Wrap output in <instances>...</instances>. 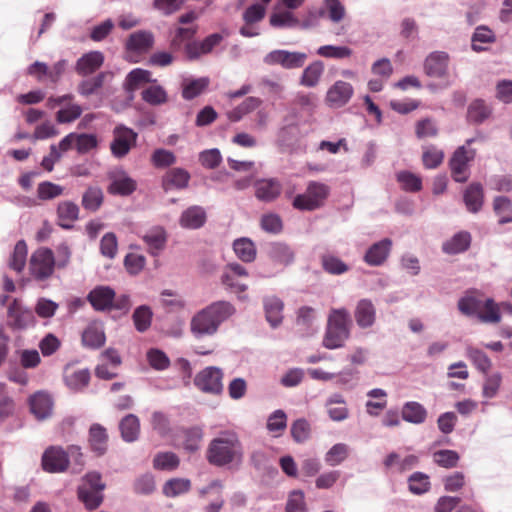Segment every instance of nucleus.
Returning <instances> with one entry per match:
<instances>
[{"label":"nucleus","instance_id":"f257e3e1","mask_svg":"<svg viewBox=\"0 0 512 512\" xmlns=\"http://www.w3.org/2000/svg\"><path fill=\"white\" fill-rule=\"evenodd\" d=\"M205 458L216 468L232 469L242 464L244 448L238 434L232 430H223L210 440Z\"/></svg>","mask_w":512,"mask_h":512},{"label":"nucleus","instance_id":"f03ea898","mask_svg":"<svg viewBox=\"0 0 512 512\" xmlns=\"http://www.w3.org/2000/svg\"><path fill=\"white\" fill-rule=\"evenodd\" d=\"M235 312L234 305L229 301H215L192 316L190 332L198 340L211 337Z\"/></svg>","mask_w":512,"mask_h":512},{"label":"nucleus","instance_id":"7ed1b4c3","mask_svg":"<svg viewBox=\"0 0 512 512\" xmlns=\"http://www.w3.org/2000/svg\"><path fill=\"white\" fill-rule=\"evenodd\" d=\"M351 323V316L346 308L331 309L323 338V346L330 350L343 347L350 337Z\"/></svg>","mask_w":512,"mask_h":512},{"label":"nucleus","instance_id":"20e7f679","mask_svg":"<svg viewBox=\"0 0 512 512\" xmlns=\"http://www.w3.org/2000/svg\"><path fill=\"white\" fill-rule=\"evenodd\" d=\"M330 194V187L322 182L310 181L306 192L297 194L292 201L293 208L300 211H314L320 208Z\"/></svg>","mask_w":512,"mask_h":512},{"label":"nucleus","instance_id":"39448f33","mask_svg":"<svg viewBox=\"0 0 512 512\" xmlns=\"http://www.w3.org/2000/svg\"><path fill=\"white\" fill-rule=\"evenodd\" d=\"M56 259L50 248L41 247L30 257L29 270L37 281L47 280L54 272Z\"/></svg>","mask_w":512,"mask_h":512},{"label":"nucleus","instance_id":"423d86ee","mask_svg":"<svg viewBox=\"0 0 512 512\" xmlns=\"http://www.w3.org/2000/svg\"><path fill=\"white\" fill-rule=\"evenodd\" d=\"M138 134L123 124L113 129V140L110 143V150L115 158L125 157L136 145Z\"/></svg>","mask_w":512,"mask_h":512},{"label":"nucleus","instance_id":"0eeeda50","mask_svg":"<svg viewBox=\"0 0 512 512\" xmlns=\"http://www.w3.org/2000/svg\"><path fill=\"white\" fill-rule=\"evenodd\" d=\"M476 156L475 149H468L465 145L459 146L449 160L452 178L455 182L464 183L469 178L468 164Z\"/></svg>","mask_w":512,"mask_h":512},{"label":"nucleus","instance_id":"6e6552de","mask_svg":"<svg viewBox=\"0 0 512 512\" xmlns=\"http://www.w3.org/2000/svg\"><path fill=\"white\" fill-rule=\"evenodd\" d=\"M222 379V369L216 366H209L196 374L194 385L204 393L219 395L223 391Z\"/></svg>","mask_w":512,"mask_h":512},{"label":"nucleus","instance_id":"1a4fd4ad","mask_svg":"<svg viewBox=\"0 0 512 512\" xmlns=\"http://www.w3.org/2000/svg\"><path fill=\"white\" fill-rule=\"evenodd\" d=\"M307 59V54L298 51H288L283 49H276L267 53L263 62L267 65H280L284 69H297L301 68Z\"/></svg>","mask_w":512,"mask_h":512},{"label":"nucleus","instance_id":"9d476101","mask_svg":"<svg viewBox=\"0 0 512 512\" xmlns=\"http://www.w3.org/2000/svg\"><path fill=\"white\" fill-rule=\"evenodd\" d=\"M8 324L14 330H25L35 325L34 312L14 299L7 310Z\"/></svg>","mask_w":512,"mask_h":512},{"label":"nucleus","instance_id":"9b49d317","mask_svg":"<svg viewBox=\"0 0 512 512\" xmlns=\"http://www.w3.org/2000/svg\"><path fill=\"white\" fill-rule=\"evenodd\" d=\"M41 466L48 473L65 472L69 466V454L60 446H50L42 454Z\"/></svg>","mask_w":512,"mask_h":512},{"label":"nucleus","instance_id":"f8f14e48","mask_svg":"<svg viewBox=\"0 0 512 512\" xmlns=\"http://www.w3.org/2000/svg\"><path fill=\"white\" fill-rule=\"evenodd\" d=\"M110 180L107 191L111 195L130 196L137 189V182L123 169L108 174Z\"/></svg>","mask_w":512,"mask_h":512},{"label":"nucleus","instance_id":"ddd939ff","mask_svg":"<svg viewBox=\"0 0 512 512\" xmlns=\"http://www.w3.org/2000/svg\"><path fill=\"white\" fill-rule=\"evenodd\" d=\"M450 56L445 51L429 53L423 64L424 73L432 78H444L448 74Z\"/></svg>","mask_w":512,"mask_h":512},{"label":"nucleus","instance_id":"4468645a","mask_svg":"<svg viewBox=\"0 0 512 512\" xmlns=\"http://www.w3.org/2000/svg\"><path fill=\"white\" fill-rule=\"evenodd\" d=\"M255 197L265 203L275 201L282 192V184L277 178H261L254 182Z\"/></svg>","mask_w":512,"mask_h":512},{"label":"nucleus","instance_id":"2eb2a0df","mask_svg":"<svg viewBox=\"0 0 512 512\" xmlns=\"http://www.w3.org/2000/svg\"><path fill=\"white\" fill-rule=\"evenodd\" d=\"M114 299L115 290L107 285H98L87 295V301L98 312L110 311Z\"/></svg>","mask_w":512,"mask_h":512},{"label":"nucleus","instance_id":"dca6fc26","mask_svg":"<svg viewBox=\"0 0 512 512\" xmlns=\"http://www.w3.org/2000/svg\"><path fill=\"white\" fill-rule=\"evenodd\" d=\"M354 94L353 86L343 80L336 81L326 93V102L330 107L341 108L345 106Z\"/></svg>","mask_w":512,"mask_h":512},{"label":"nucleus","instance_id":"f3484780","mask_svg":"<svg viewBox=\"0 0 512 512\" xmlns=\"http://www.w3.org/2000/svg\"><path fill=\"white\" fill-rule=\"evenodd\" d=\"M300 128L297 123H286L278 129L276 143L282 152L296 149L300 140Z\"/></svg>","mask_w":512,"mask_h":512},{"label":"nucleus","instance_id":"a211bd4d","mask_svg":"<svg viewBox=\"0 0 512 512\" xmlns=\"http://www.w3.org/2000/svg\"><path fill=\"white\" fill-rule=\"evenodd\" d=\"M392 249V240L383 238L373 243L365 252L363 260L372 267L381 266L388 258Z\"/></svg>","mask_w":512,"mask_h":512},{"label":"nucleus","instance_id":"6ab92c4d","mask_svg":"<svg viewBox=\"0 0 512 512\" xmlns=\"http://www.w3.org/2000/svg\"><path fill=\"white\" fill-rule=\"evenodd\" d=\"M354 318L361 329L372 327L376 321V307L368 298L360 299L355 306Z\"/></svg>","mask_w":512,"mask_h":512},{"label":"nucleus","instance_id":"aec40b11","mask_svg":"<svg viewBox=\"0 0 512 512\" xmlns=\"http://www.w3.org/2000/svg\"><path fill=\"white\" fill-rule=\"evenodd\" d=\"M263 308L265 312L266 321L269 325L276 329L283 322V310L284 303L283 301L274 295L263 297Z\"/></svg>","mask_w":512,"mask_h":512},{"label":"nucleus","instance_id":"412c9836","mask_svg":"<svg viewBox=\"0 0 512 512\" xmlns=\"http://www.w3.org/2000/svg\"><path fill=\"white\" fill-rule=\"evenodd\" d=\"M104 54L101 51L84 53L75 64V72L83 77L96 72L104 63Z\"/></svg>","mask_w":512,"mask_h":512},{"label":"nucleus","instance_id":"4be33fe9","mask_svg":"<svg viewBox=\"0 0 512 512\" xmlns=\"http://www.w3.org/2000/svg\"><path fill=\"white\" fill-rule=\"evenodd\" d=\"M29 407L38 420H45L52 414L53 400L49 394L39 391L30 396Z\"/></svg>","mask_w":512,"mask_h":512},{"label":"nucleus","instance_id":"5701e85b","mask_svg":"<svg viewBox=\"0 0 512 512\" xmlns=\"http://www.w3.org/2000/svg\"><path fill=\"white\" fill-rule=\"evenodd\" d=\"M106 341V335L101 323H90L82 332L81 343L82 346L97 350L101 348Z\"/></svg>","mask_w":512,"mask_h":512},{"label":"nucleus","instance_id":"b1692460","mask_svg":"<svg viewBox=\"0 0 512 512\" xmlns=\"http://www.w3.org/2000/svg\"><path fill=\"white\" fill-rule=\"evenodd\" d=\"M483 300L476 290H468L458 299L457 308L461 314L467 317H476L481 313Z\"/></svg>","mask_w":512,"mask_h":512},{"label":"nucleus","instance_id":"393cba45","mask_svg":"<svg viewBox=\"0 0 512 512\" xmlns=\"http://www.w3.org/2000/svg\"><path fill=\"white\" fill-rule=\"evenodd\" d=\"M190 178V173L187 170L175 167L169 169L163 176L162 187L166 192L172 189L182 190L187 188Z\"/></svg>","mask_w":512,"mask_h":512},{"label":"nucleus","instance_id":"a878e982","mask_svg":"<svg viewBox=\"0 0 512 512\" xmlns=\"http://www.w3.org/2000/svg\"><path fill=\"white\" fill-rule=\"evenodd\" d=\"M463 201L470 213H478L484 203L483 186L478 182L470 183L463 192Z\"/></svg>","mask_w":512,"mask_h":512},{"label":"nucleus","instance_id":"bb28decb","mask_svg":"<svg viewBox=\"0 0 512 512\" xmlns=\"http://www.w3.org/2000/svg\"><path fill=\"white\" fill-rule=\"evenodd\" d=\"M142 240L147 244L149 253L157 256L165 248L167 234L163 227L154 226L142 236Z\"/></svg>","mask_w":512,"mask_h":512},{"label":"nucleus","instance_id":"cd10ccee","mask_svg":"<svg viewBox=\"0 0 512 512\" xmlns=\"http://www.w3.org/2000/svg\"><path fill=\"white\" fill-rule=\"evenodd\" d=\"M206 211L203 207L193 205L184 210L180 216L179 223L186 229H199L206 222Z\"/></svg>","mask_w":512,"mask_h":512},{"label":"nucleus","instance_id":"c85d7f7f","mask_svg":"<svg viewBox=\"0 0 512 512\" xmlns=\"http://www.w3.org/2000/svg\"><path fill=\"white\" fill-rule=\"evenodd\" d=\"M154 44V35L150 31L139 30L129 35L126 49L130 52H146Z\"/></svg>","mask_w":512,"mask_h":512},{"label":"nucleus","instance_id":"c756f323","mask_svg":"<svg viewBox=\"0 0 512 512\" xmlns=\"http://www.w3.org/2000/svg\"><path fill=\"white\" fill-rule=\"evenodd\" d=\"M269 258L280 265L289 266L295 260L294 250L284 242H273L268 247Z\"/></svg>","mask_w":512,"mask_h":512},{"label":"nucleus","instance_id":"7c9ffc66","mask_svg":"<svg viewBox=\"0 0 512 512\" xmlns=\"http://www.w3.org/2000/svg\"><path fill=\"white\" fill-rule=\"evenodd\" d=\"M471 234L468 231H459L443 243L442 250L448 255H456L467 251L471 245Z\"/></svg>","mask_w":512,"mask_h":512},{"label":"nucleus","instance_id":"2f4dec72","mask_svg":"<svg viewBox=\"0 0 512 512\" xmlns=\"http://www.w3.org/2000/svg\"><path fill=\"white\" fill-rule=\"evenodd\" d=\"M57 217L59 226L65 230L73 228V222L79 218V207L72 201H63L58 204Z\"/></svg>","mask_w":512,"mask_h":512},{"label":"nucleus","instance_id":"473e14b6","mask_svg":"<svg viewBox=\"0 0 512 512\" xmlns=\"http://www.w3.org/2000/svg\"><path fill=\"white\" fill-rule=\"evenodd\" d=\"M108 434L106 429L98 424H92L89 429V444L91 450L97 455L102 456L107 451Z\"/></svg>","mask_w":512,"mask_h":512},{"label":"nucleus","instance_id":"72a5a7b5","mask_svg":"<svg viewBox=\"0 0 512 512\" xmlns=\"http://www.w3.org/2000/svg\"><path fill=\"white\" fill-rule=\"evenodd\" d=\"M491 114V107L483 99H475L467 108V121L479 125L486 121Z\"/></svg>","mask_w":512,"mask_h":512},{"label":"nucleus","instance_id":"f704fd0d","mask_svg":"<svg viewBox=\"0 0 512 512\" xmlns=\"http://www.w3.org/2000/svg\"><path fill=\"white\" fill-rule=\"evenodd\" d=\"M121 437L125 442L131 443L138 439L140 433L139 418L134 414L123 417L119 423Z\"/></svg>","mask_w":512,"mask_h":512},{"label":"nucleus","instance_id":"c9c22d12","mask_svg":"<svg viewBox=\"0 0 512 512\" xmlns=\"http://www.w3.org/2000/svg\"><path fill=\"white\" fill-rule=\"evenodd\" d=\"M108 72H100L94 77L81 80L77 85V92L83 97L97 94L103 87Z\"/></svg>","mask_w":512,"mask_h":512},{"label":"nucleus","instance_id":"e433bc0d","mask_svg":"<svg viewBox=\"0 0 512 512\" xmlns=\"http://www.w3.org/2000/svg\"><path fill=\"white\" fill-rule=\"evenodd\" d=\"M208 77L185 79L182 83V97L185 100H193L203 93L209 85Z\"/></svg>","mask_w":512,"mask_h":512},{"label":"nucleus","instance_id":"4c0bfd02","mask_svg":"<svg viewBox=\"0 0 512 512\" xmlns=\"http://www.w3.org/2000/svg\"><path fill=\"white\" fill-rule=\"evenodd\" d=\"M236 256L243 262L251 263L256 258V247L252 240L246 237L238 238L233 242Z\"/></svg>","mask_w":512,"mask_h":512},{"label":"nucleus","instance_id":"58836bf2","mask_svg":"<svg viewBox=\"0 0 512 512\" xmlns=\"http://www.w3.org/2000/svg\"><path fill=\"white\" fill-rule=\"evenodd\" d=\"M427 410L425 407L415 401L406 402L402 409V418L406 422L421 424L426 420Z\"/></svg>","mask_w":512,"mask_h":512},{"label":"nucleus","instance_id":"ea45409f","mask_svg":"<svg viewBox=\"0 0 512 512\" xmlns=\"http://www.w3.org/2000/svg\"><path fill=\"white\" fill-rule=\"evenodd\" d=\"M153 311L150 306L143 304L135 308L132 314V320L135 329L140 332H146L152 323Z\"/></svg>","mask_w":512,"mask_h":512},{"label":"nucleus","instance_id":"a19ab883","mask_svg":"<svg viewBox=\"0 0 512 512\" xmlns=\"http://www.w3.org/2000/svg\"><path fill=\"white\" fill-rule=\"evenodd\" d=\"M91 375L90 371L85 369H80L72 372L71 374H67L64 377V381L66 386L73 392H81L86 388L89 384Z\"/></svg>","mask_w":512,"mask_h":512},{"label":"nucleus","instance_id":"79ce46f5","mask_svg":"<svg viewBox=\"0 0 512 512\" xmlns=\"http://www.w3.org/2000/svg\"><path fill=\"white\" fill-rule=\"evenodd\" d=\"M324 72V64L316 60L309 64L303 71L300 84L305 87H314L318 84L320 77Z\"/></svg>","mask_w":512,"mask_h":512},{"label":"nucleus","instance_id":"37998d69","mask_svg":"<svg viewBox=\"0 0 512 512\" xmlns=\"http://www.w3.org/2000/svg\"><path fill=\"white\" fill-rule=\"evenodd\" d=\"M493 210L499 216L500 225L512 223V201L506 196H497L493 200Z\"/></svg>","mask_w":512,"mask_h":512},{"label":"nucleus","instance_id":"c03bdc74","mask_svg":"<svg viewBox=\"0 0 512 512\" xmlns=\"http://www.w3.org/2000/svg\"><path fill=\"white\" fill-rule=\"evenodd\" d=\"M191 489V481L186 478H172L165 482L162 492L166 497L174 498L187 493Z\"/></svg>","mask_w":512,"mask_h":512},{"label":"nucleus","instance_id":"a18cd8bd","mask_svg":"<svg viewBox=\"0 0 512 512\" xmlns=\"http://www.w3.org/2000/svg\"><path fill=\"white\" fill-rule=\"evenodd\" d=\"M77 496L87 510L97 509L104 500L103 492L87 490L85 487H77Z\"/></svg>","mask_w":512,"mask_h":512},{"label":"nucleus","instance_id":"49530a36","mask_svg":"<svg viewBox=\"0 0 512 512\" xmlns=\"http://www.w3.org/2000/svg\"><path fill=\"white\" fill-rule=\"evenodd\" d=\"M143 101L152 106L162 105L167 102L168 95L161 85H152L141 93Z\"/></svg>","mask_w":512,"mask_h":512},{"label":"nucleus","instance_id":"de8ad7c7","mask_svg":"<svg viewBox=\"0 0 512 512\" xmlns=\"http://www.w3.org/2000/svg\"><path fill=\"white\" fill-rule=\"evenodd\" d=\"M156 82L155 79H151V72L142 68H135L131 70L124 82V87L128 89H138L143 83Z\"/></svg>","mask_w":512,"mask_h":512},{"label":"nucleus","instance_id":"09e8293b","mask_svg":"<svg viewBox=\"0 0 512 512\" xmlns=\"http://www.w3.org/2000/svg\"><path fill=\"white\" fill-rule=\"evenodd\" d=\"M350 448L345 443L334 444L325 454L324 460L329 466L340 465L349 455Z\"/></svg>","mask_w":512,"mask_h":512},{"label":"nucleus","instance_id":"8fccbe9b","mask_svg":"<svg viewBox=\"0 0 512 512\" xmlns=\"http://www.w3.org/2000/svg\"><path fill=\"white\" fill-rule=\"evenodd\" d=\"M500 305H498L493 298H487L483 300L481 312L478 315V319L483 323H498L501 320Z\"/></svg>","mask_w":512,"mask_h":512},{"label":"nucleus","instance_id":"3c124183","mask_svg":"<svg viewBox=\"0 0 512 512\" xmlns=\"http://www.w3.org/2000/svg\"><path fill=\"white\" fill-rule=\"evenodd\" d=\"M408 486L411 493L422 495L431 487L429 476L423 472H414L408 478Z\"/></svg>","mask_w":512,"mask_h":512},{"label":"nucleus","instance_id":"603ef678","mask_svg":"<svg viewBox=\"0 0 512 512\" xmlns=\"http://www.w3.org/2000/svg\"><path fill=\"white\" fill-rule=\"evenodd\" d=\"M103 192L99 187H89L82 196L84 209L95 212L103 203Z\"/></svg>","mask_w":512,"mask_h":512},{"label":"nucleus","instance_id":"864d4df0","mask_svg":"<svg viewBox=\"0 0 512 512\" xmlns=\"http://www.w3.org/2000/svg\"><path fill=\"white\" fill-rule=\"evenodd\" d=\"M467 357L472 361L475 367L484 374H487L492 367V362L485 352L478 348L467 347Z\"/></svg>","mask_w":512,"mask_h":512},{"label":"nucleus","instance_id":"5fc2aeb1","mask_svg":"<svg viewBox=\"0 0 512 512\" xmlns=\"http://www.w3.org/2000/svg\"><path fill=\"white\" fill-rule=\"evenodd\" d=\"M396 179L406 192H418L422 189L421 178L408 170L398 172Z\"/></svg>","mask_w":512,"mask_h":512},{"label":"nucleus","instance_id":"6e6d98bb","mask_svg":"<svg viewBox=\"0 0 512 512\" xmlns=\"http://www.w3.org/2000/svg\"><path fill=\"white\" fill-rule=\"evenodd\" d=\"M322 268L331 275H342L349 270V266L339 257L326 254L321 258Z\"/></svg>","mask_w":512,"mask_h":512},{"label":"nucleus","instance_id":"4d7b16f0","mask_svg":"<svg viewBox=\"0 0 512 512\" xmlns=\"http://www.w3.org/2000/svg\"><path fill=\"white\" fill-rule=\"evenodd\" d=\"M203 439V430L199 426H193L184 430L183 447L190 453L196 452Z\"/></svg>","mask_w":512,"mask_h":512},{"label":"nucleus","instance_id":"13d9d810","mask_svg":"<svg viewBox=\"0 0 512 512\" xmlns=\"http://www.w3.org/2000/svg\"><path fill=\"white\" fill-rule=\"evenodd\" d=\"M27 245L24 240H19L13 250L9 261V267L16 272H21L26 264Z\"/></svg>","mask_w":512,"mask_h":512},{"label":"nucleus","instance_id":"bf43d9fd","mask_svg":"<svg viewBox=\"0 0 512 512\" xmlns=\"http://www.w3.org/2000/svg\"><path fill=\"white\" fill-rule=\"evenodd\" d=\"M317 55L331 59H345L352 55L353 51L348 46L323 45L316 50Z\"/></svg>","mask_w":512,"mask_h":512},{"label":"nucleus","instance_id":"052dcab7","mask_svg":"<svg viewBox=\"0 0 512 512\" xmlns=\"http://www.w3.org/2000/svg\"><path fill=\"white\" fill-rule=\"evenodd\" d=\"M460 459L459 454L454 450L442 449L433 453V461L443 468H454Z\"/></svg>","mask_w":512,"mask_h":512},{"label":"nucleus","instance_id":"680f3d73","mask_svg":"<svg viewBox=\"0 0 512 512\" xmlns=\"http://www.w3.org/2000/svg\"><path fill=\"white\" fill-rule=\"evenodd\" d=\"M471 41H472V44H471L472 50L475 52H481V51H484V47H482L478 43H483V44L492 43L495 41V35L492 32V30H490L488 27L479 26L475 29V32L472 35Z\"/></svg>","mask_w":512,"mask_h":512},{"label":"nucleus","instance_id":"e2e57ef3","mask_svg":"<svg viewBox=\"0 0 512 512\" xmlns=\"http://www.w3.org/2000/svg\"><path fill=\"white\" fill-rule=\"evenodd\" d=\"M290 433L296 443H304L310 437V423L305 418H299L291 424Z\"/></svg>","mask_w":512,"mask_h":512},{"label":"nucleus","instance_id":"0e129e2a","mask_svg":"<svg viewBox=\"0 0 512 512\" xmlns=\"http://www.w3.org/2000/svg\"><path fill=\"white\" fill-rule=\"evenodd\" d=\"M269 22L275 28H294L299 25L298 18L290 11L273 13L270 16Z\"/></svg>","mask_w":512,"mask_h":512},{"label":"nucleus","instance_id":"69168bd1","mask_svg":"<svg viewBox=\"0 0 512 512\" xmlns=\"http://www.w3.org/2000/svg\"><path fill=\"white\" fill-rule=\"evenodd\" d=\"M154 468L159 470H174L179 465V458L173 452L158 453L153 460Z\"/></svg>","mask_w":512,"mask_h":512},{"label":"nucleus","instance_id":"338daca9","mask_svg":"<svg viewBox=\"0 0 512 512\" xmlns=\"http://www.w3.org/2000/svg\"><path fill=\"white\" fill-rule=\"evenodd\" d=\"M118 240L113 232H108L103 235L100 240V253L108 259H114L117 254Z\"/></svg>","mask_w":512,"mask_h":512},{"label":"nucleus","instance_id":"774afa93","mask_svg":"<svg viewBox=\"0 0 512 512\" xmlns=\"http://www.w3.org/2000/svg\"><path fill=\"white\" fill-rule=\"evenodd\" d=\"M306 503L304 493L301 490H293L289 493L285 505V512H305Z\"/></svg>","mask_w":512,"mask_h":512}]
</instances>
